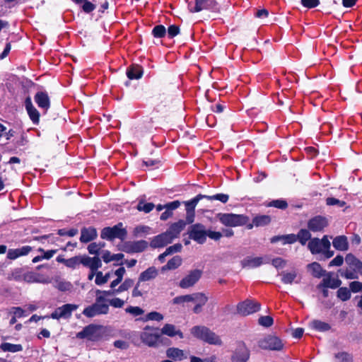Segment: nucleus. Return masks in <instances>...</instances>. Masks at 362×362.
I'll use <instances>...</instances> for the list:
<instances>
[{
	"label": "nucleus",
	"instance_id": "21",
	"mask_svg": "<svg viewBox=\"0 0 362 362\" xmlns=\"http://www.w3.org/2000/svg\"><path fill=\"white\" fill-rule=\"evenodd\" d=\"M187 223L183 220L173 223L170 228L165 232L170 239L173 241L177 238L180 232L184 229Z\"/></svg>",
	"mask_w": 362,
	"mask_h": 362
},
{
	"label": "nucleus",
	"instance_id": "56",
	"mask_svg": "<svg viewBox=\"0 0 362 362\" xmlns=\"http://www.w3.org/2000/svg\"><path fill=\"white\" fill-rule=\"evenodd\" d=\"M302 6L308 9L314 8L320 4V0H300Z\"/></svg>",
	"mask_w": 362,
	"mask_h": 362
},
{
	"label": "nucleus",
	"instance_id": "53",
	"mask_svg": "<svg viewBox=\"0 0 362 362\" xmlns=\"http://www.w3.org/2000/svg\"><path fill=\"white\" fill-rule=\"evenodd\" d=\"M204 198H206L209 200H218L222 203H226L228 201L229 197L226 194H217L213 196L204 195Z\"/></svg>",
	"mask_w": 362,
	"mask_h": 362
},
{
	"label": "nucleus",
	"instance_id": "40",
	"mask_svg": "<svg viewBox=\"0 0 362 362\" xmlns=\"http://www.w3.org/2000/svg\"><path fill=\"white\" fill-rule=\"evenodd\" d=\"M0 348L4 351L12 353L18 352L23 350V347L21 344H13L7 342L1 344Z\"/></svg>",
	"mask_w": 362,
	"mask_h": 362
},
{
	"label": "nucleus",
	"instance_id": "36",
	"mask_svg": "<svg viewBox=\"0 0 362 362\" xmlns=\"http://www.w3.org/2000/svg\"><path fill=\"white\" fill-rule=\"evenodd\" d=\"M308 267L312 275L316 278H320L326 272V271L322 269L320 264L317 262H313L308 264Z\"/></svg>",
	"mask_w": 362,
	"mask_h": 362
},
{
	"label": "nucleus",
	"instance_id": "25",
	"mask_svg": "<svg viewBox=\"0 0 362 362\" xmlns=\"http://www.w3.org/2000/svg\"><path fill=\"white\" fill-rule=\"evenodd\" d=\"M127 76L130 80L139 79L144 74V69L139 64H132L127 69Z\"/></svg>",
	"mask_w": 362,
	"mask_h": 362
},
{
	"label": "nucleus",
	"instance_id": "32",
	"mask_svg": "<svg viewBox=\"0 0 362 362\" xmlns=\"http://www.w3.org/2000/svg\"><path fill=\"white\" fill-rule=\"evenodd\" d=\"M166 355L168 358L179 361L187 358V356L185 355L184 351L178 348L173 347L168 349L166 351Z\"/></svg>",
	"mask_w": 362,
	"mask_h": 362
},
{
	"label": "nucleus",
	"instance_id": "27",
	"mask_svg": "<svg viewBox=\"0 0 362 362\" xmlns=\"http://www.w3.org/2000/svg\"><path fill=\"white\" fill-rule=\"evenodd\" d=\"M158 274V270L154 267H151L146 270L142 272L139 277V282L147 281L154 279Z\"/></svg>",
	"mask_w": 362,
	"mask_h": 362
},
{
	"label": "nucleus",
	"instance_id": "18",
	"mask_svg": "<svg viewBox=\"0 0 362 362\" xmlns=\"http://www.w3.org/2000/svg\"><path fill=\"white\" fill-rule=\"evenodd\" d=\"M25 107L28 115L34 124H38L40 122V112L33 105L30 96L25 100Z\"/></svg>",
	"mask_w": 362,
	"mask_h": 362
},
{
	"label": "nucleus",
	"instance_id": "38",
	"mask_svg": "<svg viewBox=\"0 0 362 362\" xmlns=\"http://www.w3.org/2000/svg\"><path fill=\"white\" fill-rule=\"evenodd\" d=\"M271 221V218L267 215H260L255 216L252 220V224L257 227L264 226L269 224Z\"/></svg>",
	"mask_w": 362,
	"mask_h": 362
},
{
	"label": "nucleus",
	"instance_id": "8",
	"mask_svg": "<svg viewBox=\"0 0 362 362\" xmlns=\"http://www.w3.org/2000/svg\"><path fill=\"white\" fill-rule=\"evenodd\" d=\"M308 247L312 254H319L329 249L330 242L327 235L323 236L322 239L314 238L308 243Z\"/></svg>",
	"mask_w": 362,
	"mask_h": 362
},
{
	"label": "nucleus",
	"instance_id": "55",
	"mask_svg": "<svg viewBox=\"0 0 362 362\" xmlns=\"http://www.w3.org/2000/svg\"><path fill=\"white\" fill-rule=\"evenodd\" d=\"M81 4H82V6H81L82 11L86 13H91L96 8V6L94 4H93L91 1H89L88 0H86Z\"/></svg>",
	"mask_w": 362,
	"mask_h": 362
},
{
	"label": "nucleus",
	"instance_id": "1",
	"mask_svg": "<svg viewBox=\"0 0 362 362\" xmlns=\"http://www.w3.org/2000/svg\"><path fill=\"white\" fill-rule=\"evenodd\" d=\"M140 339L144 344L153 348L170 344V340L161 336L159 328L148 325L146 326L141 332Z\"/></svg>",
	"mask_w": 362,
	"mask_h": 362
},
{
	"label": "nucleus",
	"instance_id": "52",
	"mask_svg": "<svg viewBox=\"0 0 362 362\" xmlns=\"http://www.w3.org/2000/svg\"><path fill=\"white\" fill-rule=\"evenodd\" d=\"M193 301L197 303V304H200L204 305L208 301V298L202 293H195L192 294Z\"/></svg>",
	"mask_w": 362,
	"mask_h": 362
},
{
	"label": "nucleus",
	"instance_id": "33",
	"mask_svg": "<svg viewBox=\"0 0 362 362\" xmlns=\"http://www.w3.org/2000/svg\"><path fill=\"white\" fill-rule=\"evenodd\" d=\"M310 327L318 332H327L331 329L329 324L319 320H313L310 322Z\"/></svg>",
	"mask_w": 362,
	"mask_h": 362
},
{
	"label": "nucleus",
	"instance_id": "42",
	"mask_svg": "<svg viewBox=\"0 0 362 362\" xmlns=\"http://www.w3.org/2000/svg\"><path fill=\"white\" fill-rule=\"evenodd\" d=\"M182 259L179 256H175L170 259L167 264L163 267V269H175L180 266Z\"/></svg>",
	"mask_w": 362,
	"mask_h": 362
},
{
	"label": "nucleus",
	"instance_id": "7",
	"mask_svg": "<svg viewBox=\"0 0 362 362\" xmlns=\"http://www.w3.org/2000/svg\"><path fill=\"white\" fill-rule=\"evenodd\" d=\"M122 223H119L113 227L104 228L100 234L103 239L112 240L115 238H119L124 240L127 235V231L122 227Z\"/></svg>",
	"mask_w": 362,
	"mask_h": 362
},
{
	"label": "nucleus",
	"instance_id": "11",
	"mask_svg": "<svg viewBox=\"0 0 362 362\" xmlns=\"http://www.w3.org/2000/svg\"><path fill=\"white\" fill-rule=\"evenodd\" d=\"M260 306L258 302L246 300L237 305V310L240 315L246 316L259 310Z\"/></svg>",
	"mask_w": 362,
	"mask_h": 362
},
{
	"label": "nucleus",
	"instance_id": "31",
	"mask_svg": "<svg viewBox=\"0 0 362 362\" xmlns=\"http://www.w3.org/2000/svg\"><path fill=\"white\" fill-rule=\"evenodd\" d=\"M279 241H282L283 244H293L296 243L295 234H288L282 235H276L271 238V243H275Z\"/></svg>",
	"mask_w": 362,
	"mask_h": 362
},
{
	"label": "nucleus",
	"instance_id": "16",
	"mask_svg": "<svg viewBox=\"0 0 362 362\" xmlns=\"http://www.w3.org/2000/svg\"><path fill=\"white\" fill-rule=\"evenodd\" d=\"M175 89V86L171 83L163 82L159 83L155 90V96L163 100L169 96L171 93Z\"/></svg>",
	"mask_w": 362,
	"mask_h": 362
},
{
	"label": "nucleus",
	"instance_id": "60",
	"mask_svg": "<svg viewBox=\"0 0 362 362\" xmlns=\"http://www.w3.org/2000/svg\"><path fill=\"white\" fill-rule=\"evenodd\" d=\"M80 264L79 255L75 256L66 260V266L74 269Z\"/></svg>",
	"mask_w": 362,
	"mask_h": 362
},
{
	"label": "nucleus",
	"instance_id": "62",
	"mask_svg": "<svg viewBox=\"0 0 362 362\" xmlns=\"http://www.w3.org/2000/svg\"><path fill=\"white\" fill-rule=\"evenodd\" d=\"M326 204L329 206L337 205L339 207H343L346 205V202L334 197H328L326 199Z\"/></svg>",
	"mask_w": 362,
	"mask_h": 362
},
{
	"label": "nucleus",
	"instance_id": "49",
	"mask_svg": "<svg viewBox=\"0 0 362 362\" xmlns=\"http://www.w3.org/2000/svg\"><path fill=\"white\" fill-rule=\"evenodd\" d=\"M134 283V282L133 279L129 278L126 279L124 282L117 288H116V291L119 293L124 291H127L129 288L133 286Z\"/></svg>",
	"mask_w": 362,
	"mask_h": 362
},
{
	"label": "nucleus",
	"instance_id": "19",
	"mask_svg": "<svg viewBox=\"0 0 362 362\" xmlns=\"http://www.w3.org/2000/svg\"><path fill=\"white\" fill-rule=\"evenodd\" d=\"M23 280L30 284H49L51 282V280L49 277H44L41 274L33 272H24Z\"/></svg>",
	"mask_w": 362,
	"mask_h": 362
},
{
	"label": "nucleus",
	"instance_id": "15",
	"mask_svg": "<svg viewBox=\"0 0 362 362\" xmlns=\"http://www.w3.org/2000/svg\"><path fill=\"white\" fill-rule=\"evenodd\" d=\"M327 225V219L321 216H316L308 222V229L313 232L322 231Z\"/></svg>",
	"mask_w": 362,
	"mask_h": 362
},
{
	"label": "nucleus",
	"instance_id": "57",
	"mask_svg": "<svg viewBox=\"0 0 362 362\" xmlns=\"http://www.w3.org/2000/svg\"><path fill=\"white\" fill-rule=\"evenodd\" d=\"M273 318L270 316H262L258 320V323L265 327H269L273 325Z\"/></svg>",
	"mask_w": 362,
	"mask_h": 362
},
{
	"label": "nucleus",
	"instance_id": "12",
	"mask_svg": "<svg viewBox=\"0 0 362 362\" xmlns=\"http://www.w3.org/2000/svg\"><path fill=\"white\" fill-rule=\"evenodd\" d=\"M202 271L200 269H194L184 277L179 283V286L182 288H187L194 286L201 278Z\"/></svg>",
	"mask_w": 362,
	"mask_h": 362
},
{
	"label": "nucleus",
	"instance_id": "58",
	"mask_svg": "<svg viewBox=\"0 0 362 362\" xmlns=\"http://www.w3.org/2000/svg\"><path fill=\"white\" fill-rule=\"evenodd\" d=\"M125 311L134 316H139L144 313V310L138 306H129L125 309Z\"/></svg>",
	"mask_w": 362,
	"mask_h": 362
},
{
	"label": "nucleus",
	"instance_id": "20",
	"mask_svg": "<svg viewBox=\"0 0 362 362\" xmlns=\"http://www.w3.org/2000/svg\"><path fill=\"white\" fill-rule=\"evenodd\" d=\"M34 100L37 106L47 111L51 105L50 99L47 92L38 91L34 96Z\"/></svg>",
	"mask_w": 362,
	"mask_h": 362
},
{
	"label": "nucleus",
	"instance_id": "45",
	"mask_svg": "<svg viewBox=\"0 0 362 362\" xmlns=\"http://www.w3.org/2000/svg\"><path fill=\"white\" fill-rule=\"evenodd\" d=\"M160 163L159 160H141L140 163L138 165V166L144 170V168H148L151 167L158 168V165Z\"/></svg>",
	"mask_w": 362,
	"mask_h": 362
},
{
	"label": "nucleus",
	"instance_id": "4",
	"mask_svg": "<svg viewBox=\"0 0 362 362\" xmlns=\"http://www.w3.org/2000/svg\"><path fill=\"white\" fill-rule=\"evenodd\" d=\"M191 334L196 338L211 344L220 345L219 337L205 326H194L190 329Z\"/></svg>",
	"mask_w": 362,
	"mask_h": 362
},
{
	"label": "nucleus",
	"instance_id": "50",
	"mask_svg": "<svg viewBox=\"0 0 362 362\" xmlns=\"http://www.w3.org/2000/svg\"><path fill=\"white\" fill-rule=\"evenodd\" d=\"M335 358L339 362H353L351 356L346 352H339L334 354Z\"/></svg>",
	"mask_w": 362,
	"mask_h": 362
},
{
	"label": "nucleus",
	"instance_id": "54",
	"mask_svg": "<svg viewBox=\"0 0 362 362\" xmlns=\"http://www.w3.org/2000/svg\"><path fill=\"white\" fill-rule=\"evenodd\" d=\"M174 304H180L185 302H193L192 294L177 296L173 298Z\"/></svg>",
	"mask_w": 362,
	"mask_h": 362
},
{
	"label": "nucleus",
	"instance_id": "37",
	"mask_svg": "<svg viewBox=\"0 0 362 362\" xmlns=\"http://www.w3.org/2000/svg\"><path fill=\"white\" fill-rule=\"evenodd\" d=\"M296 242L298 240L300 243L305 245L308 240H311V233L307 229H300L297 235H295Z\"/></svg>",
	"mask_w": 362,
	"mask_h": 362
},
{
	"label": "nucleus",
	"instance_id": "43",
	"mask_svg": "<svg viewBox=\"0 0 362 362\" xmlns=\"http://www.w3.org/2000/svg\"><path fill=\"white\" fill-rule=\"evenodd\" d=\"M155 207L153 203H145L144 200H140L136 206V209L139 211H144L145 213H149Z\"/></svg>",
	"mask_w": 362,
	"mask_h": 362
},
{
	"label": "nucleus",
	"instance_id": "63",
	"mask_svg": "<svg viewBox=\"0 0 362 362\" xmlns=\"http://www.w3.org/2000/svg\"><path fill=\"white\" fill-rule=\"evenodd\" d=\"M79 259L80 264H82L83 266L87 267L90 269L91 268L93 257H90L86 255H79Z\"/></svg>",
	"mask_w": 362,
	"mask_h": 362
},
{
	"label": "nucleus",
	"instance_id": "14",
	"mask_svg": "<svg viewBox=\"0 0 362 362\" xmlns=\"http://www.w3.org/2000/svg\"><path fill=\"white\" fill-rule=\"evenodd\" d=\"M102 327L95 325H89L83 328V329L77 333L76 337L79 339L88 338L90 340L94 341L100 337L98 330Z\"/></svg>",
	"mask_w": 362,
	"mask_h": 362
},
{
	"label": "nucleus",
	"instance_id": "17",
	"mask_svg": "<svg viewBox=\"0 0 362 362\" xmlns=\"http://www.w3.org/2000/svg\"><path fill=\"white\" fill-rule=\"evenodd\" d=\"M148 247V243L146 240H138L133 242H127L124 245L123 250L128 253L141 252Z\"/></svg>",
	"mask_w": 362,
	"mask_h": 362
},
{
	"label": "nucleus",
	"instance_id": "34",
	"mask_svg": "<svg viewBox=\"0 0 362 362\" xmlns=\"http://www.w3.org/2000/svg\"><path fill=\"white\" fill-rule=\"evenodd\" d=\"M281 276V281L285 284H291L297 278V272L293 270L291 272L284 271L279 274Z\"/></svg>",
	"mask_w": 362,
	"mask_h": 362
},
{
	"label": "nucleus",
	"instance_id": "9",
	"mask_svg": "<svg viewBox=\"0 0 362 362\" xmlns=\"http://www.w3.org/2000/svg\"><path fill=\"white\" fill-rule=\"evenodd\" d=\"M189 237L199 244H203L206 240V230L201 223L192 225L189 228Z\"/></svg>",
	"mask_w": 362,
	"mask_h": 362
},
{
	"label": "nucleus",
	"instance_id": "41",
	"mask_svg": "<svg viewBox=\"0 0 362 362\" xmlns=\"http://www.w3.org/2000/svg\"><path fill=\"white\" fill-rule=\"evenodd\" d=\"M151 34L156 38H163L167 34V30L163 25H157L152 29Z\"/></svg>",
	"mask_w": 362,
	"mask_h": 362
},
{
	"label": "nucleus",
	"instance_id": "13",
	"mask_svg": "<svg viewBox=\"0 0 362 362\" xmlns=\"http://www.w3.org/2000/svg\"><path fill=\"white\" fill-rule=\"evenodd\" d=\"M203 198L204 195L198 194L194 199L189 201L185 202V205L186 207V222L188 224H190L194 222L195 216V207L198 202Z\"/></svg>",
	"mask_w": 362,
	"mask_h": 362
},
{
	"label": "nucleus",
	"instance_id": "24",
	"mask_svg": "<svg viewBox=\"0 0 362 362\" xmlns=\"http://www.w3.org/2000/svg\"><path fill=\"white\" fill-rule=\"evenodd\" d=\"M161 336L163 334L167 335L170 337H173L177 335L180 339L184 337L183 333L172 324H165L160 330Z\"/></svg>",
	"mask_w": 362,
	"mask_h": 362
},
{
	"label": "nucleus",
	"instance_id": "35",
	"mask_svg": "<svg viewBox=\"0 0 362 362\" xmlns=\"http://www.w3.org/2000/svg\"><path fill=\"white\" fill-rule=\"evenodd\" d=\"M78 308V305L75 304H65L58 308L59 311L62 314L63 318L71 317V313Z\"/></svg>",
	"mask_w": 362,
	"mask_h": 362
},
{
	"label": "nucleus",
	"instance_id": "28",
	"mask_svg": "<svg viewBox=\"0 0 362 362\" xmlns=\"http://www.w3.org/2000/svg\"><path fill=\"white\" fill-rule=\"evenodd\" d=\"M334 247L340 251H346L349 249V243L346 236H337L332 242Z\"/></svg>",
	"mask_w": 362,
	"mask_h": 362
},
{
	"label": "nucleus",
	"instance_id": "6",
	"mask_svg": "<svg viewBox=\"0 0 362 362\" xmlns=\"http://www.w3.org/2000/svg\"><path fill=\"white\" fill-rule=\"evenodd\" d=\"M216 216L221 223L230 227L243 226L248 221L247 217L240 214L219 213Z\"/></svg>",
	"mask_w": 362,
	"mask_h": 362
},
{
	"label": "nucleus",
	"instance_id": "46",
	"mask_svg": "<svg viewBox=\"0 0 362 362\" xmlns=\"http://www.w3.org/2000/svg\"><path fill=\"white\" fill-rule=\"evenodd\" d=\"M320 155L319 150L313 146H308L304 148L303 157L306 156L308 158H313Z\"/></svg>",
	"mask_w": 362,
	"mask_h": 362
},
{
	"label": "nucleus",
	"instance_id": "51",
	"mask_svg": "<svg viewBox=\"0 0 362 362\" xmlns=\"http://www.w3.org/2000/svg\"><path fill=\"white\" fill-rule=\"evenodd\" d=\"M167 30V34L166 35H168V37L170 39L174 38L180 32V27L178 25H175V24L170 25L168 28V30Z\"/></svg>",
	"mask_w": 362,
	"mask_h": 362
},
{
	"label": "nucleus",
	"instance_id": "64",
	"mask_svg": "<svg viewBox=\"0 0 362 362\" xmlns=\"http://www.w3.org/2000/svg\"><path fill=\"white\" fill-rule=\"evenodd\" d=\"M350 289L354 293H358L362 291V283L359 281H352L349 284Z\"/></svg>",
	"mask_w": 362,
	"mask_h": 362
},
{
	"label": "nucleus",
	"instance_id": "39",
	"mask_svg": "<svg viewBox=\"0 0 362 362\" xmlns=\"http://www.w3.org/2000/svg\"><path fill=\"white\" fill-rule=\"evenodd\" d=\"M23 274L24 272L22 268H16L8 274L7 279L9 281H22L23 279Z\"/></svg>",
	"mask_w": 362,
	"mask_h": 362
},
{
	"label": "nucleus",
	"instance_id": "23",
	"mask_svg": "<svg viewBox=\"0 0 362 362\" xmlns=\"http://www.w3.org/2000/svg\"><path fill=\"white\" fill-rule=\"evenodd\" d=\"M98 233L96 229L93 227L83 228L81 230L80 241L81 243H88L97 238Z\"/></svg>",
	"mask_w": 362,
	"mask_h": 362
},
{
	"label": "nucleus",
	"instance_id": "61",
	"mask_svg": "<svg viewBox=\"0 0 362 362\" xmlns=\"http://www.w3.org/2000/svg\"><path fill=\"white\" fill-rule=\"evenodd\" d=\"M107 303L109 306L111 305L114 308H122L124 305V301L119 298H115L112 299H107Z\"/></svg>",
	"mask_w": 362,
	"mask_h": 362
},
{
	"label": "nucleus",
	"instance_id": "30",
	"mask_svg": "<svg viewBox=\"0 0 362 362\" xmlns=\"http://www.w3.org/2000/svg\"><path fill=\"white\" fill-rule=\"evenodd\" d=\"M341 284V281L339 279L331 278L329 274L326 278H324L322 282L318 287L323 286L325 288H337Z\"/></svg>",
	"mask_w": 362,
	"mask_h": 362
},
{
	"label": "nucleus",
	"instance_id": "59",
	"mask_svg": "<svg viewBox=\"0 0 362 362\" xmlns=\"http://www.w3.org/2000/svg\"><path fill=\"white\" fill-rule=\"evenodd\" d=\"M57 285L56 287L62 291H69L72 286L70 282L65 281H57L56 282Z\"/></svg>",
	"mask_w": 362,
	"mask_h": 362
},
{
	"label": "nucleus",
	"instance_id": "47",
	"mask_svg": "<svg viewBox=\"0 0 362 362\" xmlns=\"http://www.w3.org/2000/svg\"><path fill=\"white\" fill-rule=\"evenodd\" d=\"M110 278V273H107L105 275H103L102 272H97L95 282L97 285H103L107 283Z\"/></svg>",
	"mask_w": 362,
	"mask_h": 362
},
{
	"label": "nucleus",
	"instance_id": "26",
	"mask_svg": "<svg viewBox=\"0 0 362 362\" xmlns=\"http://www.w3.org/2000/svg\"><path fill=\"white\" fill-rule=\"evenodd\" d=\"M267 262V261L264 262L263 258L260 257H247L241 262V264L243 267L255 268L259 267L263 263Z\"/></svg>",
	"mask_w": 362,
	"mask_h": 362
},
{
	"label": "nucleus",
	"instance_id": "5",
	"mask_svg": "<svg viewBox=\"0 0 362 362\" xmlns=\"http://www.w3.org/2000/svg\"><path fill=\"white\" fill-rule=\"evenodd\" d=\"M109 310L108 303L104 302L103 298L98 297L94 303L84 308L82 314L87 317L92 318L97 315H107Z\"/></svg>",
	"mask_w": 362,
	"mask_h": 362
},
{
	"label": "nucleus",
	"instance_id": "44",
	"mask_svg": "<svg viewBox=\"0 0 362 362\" xmlns=\"http://www.w3.org/2000/svg\"><path fill=\"white\" fill-rule=\"evenodd\" d=\"M163 320V315L161 313L156 312V311H153V312L148 313L146 315L145 318L142 319V320L144 322L149 321V320L160 322Z\"/></svg>",
	"mask_w": 362,
	"mask_h": 362
},
{
	"label": "nucleus",
	"instance_id": "22",
	"mask_svg": "<svg viewBox=\"0 0 362 362\" xmlns=\"http://www.w3.org/2000/svg\"><path fill=\"white\" fill-rule=\"evenodd\" d=\"M172 240L165 233H163L155 236L150 243V246L153 248L162 247L170 243Z\"/></svg>",
	"mask_w": 362,
	"mask_h": 362
},
{
	"label": "nucleus",
	"instance_id": "10",
	"mask_svg": "<svg viewBox=\"0 0 362 362\" xmlns=\"http://www.w3.org/2000/svg\"><path fill=\"white\" fill-rule=\"evenodd\" d=\"M259 346L263 349L280 351L283 349L284 344L277 337L269 335L259 340Z\"/></svg>",
	"mask_w": 362,
	"mask_h": 362
},
{
	"label": "nucleus",
	"instance_id": "2",
	"mask_svg": "<svg viewBox=\"0 0 362 362\" xmlns=\"http://www.w3.org/2000/svg\"><path fill=\"white\" fill-rule=\"evenodd\" d=\"M345 262L349 267L344 270H339L340 275L342 277L346 279H356L358 278V274L362 275V262L353 254H347Z\"/></svg>",
	"mask_w": 362,
	"mask_h": 362
},
{
	"label": "nucleus",
	"instance_id": "29",
	"mask_svg": "<svg viewBox=\"0 0 362 362\" xmlns=\"http://www.w3.org/2000/svg\"><path fill=\"white\" fill-rule=\"evenodd\" d=\"M249 358V351L244 346L240 347L232 357L233 362H246Z\"/></svg>",
	"mask_w": 362,
	"mask_h": 362
},
{
	"label": "nucleus",
	"instance_id": "3",
	"mask_svg": "<svg viewBox=\"0 0 362 362\" xmlns=\"http://www.w3.org/2000/svg\"><path fill=\"white\" fill-rule=\"evenodd\" d=\"M187 7L191 13L207 10L214 13L220 12V5L216 0H187Z\"/></svg>",
	"mask_w": 362,
	"mask_h": 362
},
{
	"label": "nucleus",
	"instance_id": "48",
	"mask_svg": "<svg viewBox=\"0 0 362 362\" xmlns=\"http://www.w3.org/2000/svg\"><path fill=\"white\" fill-rule=\"evenodd\" d=\"M337 297L343 301H346L351 298L350 291L346 287H341L337 291Z\"/></svg>",
	"mask_w": 362,
	"mask_h": 362
}]
</instances>
